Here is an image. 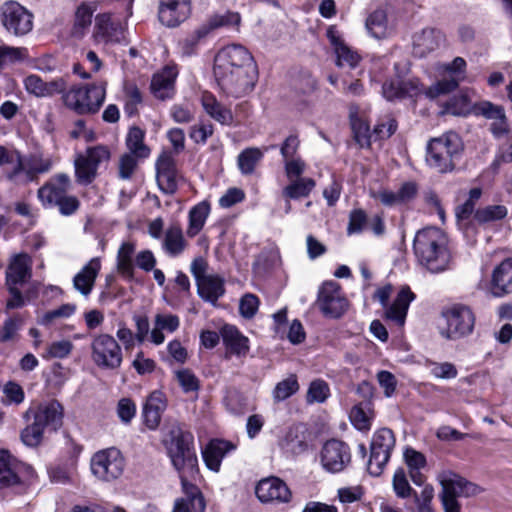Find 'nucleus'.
Masks as SVG:
<instances>
[{
    "instance_id": "f257e3e1",
    "label": "nucleus",
    "mask_w": 512,
    "mask_h": 512,
    "mask_svg": "<svg viewBox=\"0 0 512 512\" xmlns=\"http://www.w3.org/2000/svg\"><path fill=\"white\" fill-rule=\"evenodd\" d=\"M413 249L419 263L432 273L449 268L451 253L445 233L436 227L419 230L414 238Z\"/></svg>"
},
{
    "instance_id": "f03ea898",
    "label": "nucleus",
    "mask_w": 512,
    "mask_h": 512,
    "mask_svg": "<svg viewBox=\"0 0 512 512\" xmlns=\"http://www.w3.org/2000/svg\"><path fill=\"white\" fill-rule=\"evenodd\" d=\"M463 150L459 135L447 132L440 137L433 138L427 144L426 161L428 165L440 173L450 172L455 167L457 159Z\"/></svg>"
},
{
    "instance_id": "7ed1b4c3",
    "label": "nucleus",
    "mask_w": 512,
    "mask_h": 512,
    "mask_svg": "<svg viewBox=\"0 0 512 512\" xmlns=\"http://www.w3.org/2000/svg\"><path fill=\"white\" fill-rule=\"evenodd\" d=\"M106 82L74 85L62 95L64 105L79 115L95 114L105 101Z\"/></svg>"
},
{
    "instance_id": "20e7f679",
    "label": "nucleus",
    "mask_w": 512,
    "mask_h": 512,
    "mask_svg": "<svg viewBox=\"0 0 512 512\" xmlns=\"http://www.w3.org/2000/svg\"><path fill=\"white\" fill-rule=\"evenodd\" d=\"M437 480L441 486L438 496L444 512H461L458 498L475 496L480 491L476 484L452 471L440 472Z\"/></svg>"
},
{
    "instance_id": "39448f33",
    "label": "nucleus",
    "mask_w": 512,
    "mask_h": 512,
    "mask_svg": "<svg viewBox=\"0 0 512 512\" xmlns=\"http://www.w3.org/2000/svg\"><path fill=\"white\" fill-rule=\"evenodd\" d=\"M167 451L173 467L179 474L198 472L194 436L191 432L184 431L181 428L172 431Z\"/></svg>"
},
{
    "instance_id": "423d86ee",
    "label": "nucleus",
    "mask_w": 512,
    "mask_h": 512,
    "mask_svg": "<svg viewBox=\"0 0 512 512\" xmlns=\"http://www.w3.org/2000/svg\"><path fill=\"white\" fill-rule=\"evenodd\" d=\"M91 360L102 370H117L123 362V352L119 342L109 333H98L92 337Z\"/></svg>"
},
{
    "instance_id": "0eeeda50",
    "label": "nucleus",
    "mask_w": 512,
    "mask_h": 512,
    "mask_svg": "<svg viewBox=\"0 0 512 512\" xmlns=\"http://www.w3.org/2000/svg\"><path fill=\"white\" fill-rule=\"evenodd\" d=\"M256 67L253 56L244 46L232 44L218 51L214 59L213 72L214 76H217Z\"/></svg>"
},
{
    "instance_id": "6e6552de",
    "label": "nucleus",
    "mask_w": 512,
    "mask_h": 512,
    "mask_svg": "<svg viewBox=\"0 0 512 512\" xmlns=\"http://www.w3.org/2000/svg\"><path fill=\"white\" fill-rule=\"evenodd\" d=\"M110 150L103 145L89 147L74 160L75 178L79 184L88 185L94 181L102 163L110 159Z\"/></svg>"
},
{
    "instance_id": "1a4fd4ad",
    "label": "nucleus",
    "mask_w": 512,
    "mask_h": 512,
    "mask_svg": "<svg viewBox=\"0 0 512 512\" xmlns=\"http://www.w3.org/2000/svg\"><path fill=\"white\" fill-rule=\"evenodd\" d=\"M207 269L208 263L202 257L195 258L190 266L199 296L205 301L215 303L225 293L224 279L219 275L207 274Z\"/></svg>"
},
{
    "instance_id": "9d476101",
    "label": "nucleus",
    "mask_w": 512,
    "mask_h": 512,
    "mask_svg": "<svg viewBox=\"0 0 512 512\" xmlns=\"http://www.w3.org/2000/svg\"><path fill=\"white\" fill-rule=\"evenodd\" d=\"M0 21L8 33L18 37L33 29V14L14 0L5 1L0 6Z\"/></svg>"
},
{
    "instance_id": "9b49d317",
    "label": "nucleus",
    "mask_w": 512,
    "mask_h": 512,
    "mask_svg": "<svg viewBox=\"0 0 512 512\" xmlns=\"http://www.w3.org/2000/svg\"><path fill=\"white\" fill-rule=\"evenodd\" d=\"M221 91L229 97L240 98L249 94L255 87L258 79L256 68L226 72L215 76Z\"/></svg>"
},
{
    "instance_id": "f8f14e48",
    "label": "nucleus",
    "mask_w": 512,
    "mask_h": 512,
    "mask_svg": "<svg viewBox=\"0 0 512 512\" xmlns=\"http://www.w3.org/2000/svg\"><path fill=\"white\" fill-rule=\"evenodd\" d=\"M91 471L101 481H113L124 471L125 461L116 448H108L96 452L91 458Z\"/></svg>"
},
{
    "instance_id": "ddd939ff",
    "label": "nucleus",
    "mask_w": 512,
    "mask_h": 512,
    "mask_svg": "<svg viewBox=\"0 0 512 512\" xmlns=\"http://www.w3.org/2000/svg\"><path fill=\"white\" fill-rule=\"evenodd\" d=\"M316 304L325 317L340 318L349 307L339 283L335 281L324 282L318 291Z\"/></svg>"
},
{
    "instance_id": "4468645a",
    "label": "nucleus",
    "mask_w": 512,
    "mask_h": 512,
    "mask_svg": "<svg viewBox=\"0 0 512 512\" xmlns=\"http://www.w3.org/2000/svg\"><path fill=\"white\" fill-rule=\"evenodd\" d=\"M395 446V436L392 430L382 428L376 431L370 445V458L367 464L369 473L379 476L388 463Z\"/></svg>"
},
{
    "instance_id": "2eb2a0df",
    "label": "nucleus",
    "mask_w": 512,
    "mask_h": 512,
    "mask_svg": "<svg viewBox=\"0 0 512 512\" xmlns=\"http://www.w3.org/2000/svg\"><path fill=\"white\" fill-rule=\"evenodd\" d=\"M446 318L447 329L442 330L441 334L447 339H455L465 336L472 332L475 323V317L470 308L466 306H456L444 314Z\"/></svg>"
},
{
    "instance_id": "dca6fc26",
    "label": "nucleus",
    "mask_w": 512,
    "mask_h": 512,
    "mask_svg": "<svg viewBox=\"0 0 512 512\" xmlns=\"http://www.w3.org/2000/svg\"><path fill=\"white\" fill-rule=\"evenodd\" d=\"M320 459L326 471L337 473L350 463L351 454L349 447L344 442L332 439L323 445Z\"/></svg>"
},
{
    "instance_id": "f3484780",
    "label": "nucleus",
    "mask_w": 512,
    "mask_h": 512,
    "mask_svg": "<svg viewBox=\"0 0 512 512\" xmlns=\"http://www.w3.org/2000/svg\"><path fill=\"white\" fill-rule=\"evenodd\" d=\"M255 493L262 503H288L292 497L287 484L274 476L260 480Z\"/></svg>"
},
{
    "instance_id": "a211bd4d",
    "label": "nucleus",
    "mask_w": 512,
    "mask_h": 512,
    "mask_svg": "<svg viewBox=\"0 0 512 512\" xmlns=\"http://www.w3.org/2000/svg\"><path fill=\"white\" fill-rule=\"evenodd\" d=\"M71 186L68 174L57 173L38 189V199L44 207H55V204L67 194Z\"/></svg>"
},
{
    "instance_id": "6ab92c4d",
    "label": "nucleus",
    "mask_w": 512,
    "mask_h": 512,
    "mask_svg": "<svg viewBox=\"0 0 512 512\" xmlns=\"http://www.w3.org/2000/svg\"><path fill=\"white\" fill-rule=\"evenodd\" d=\"M156 179L159 188L166 194H173L182 179L176 169L174 158L169 153H162L156 161Z\"/></svg>"
},
{
    "instance_id": "aec40b11",
    "label": "nucleus",
    "mask_w": 512,
    "mask_h": 512,
    "mask_svg": "<svg viewBox=\"0 0 512 512\" xmlns=\"http://www.w3.org/2000/svg\"><path fill=\"white\" fill-rule=\"evenodd\" d=\"M24 418L26 421L33 418L44 427H51L53 430H57L62 425L63 407L58 401L52 400L38 405L35 409L30 408L25 412Z\"/></svg>"
},
{
    "instance_id": "412c9836",
    "label": "nucleus",
    "mask_w": 512,
    "mask_h": 512,
    "mask_svg": "<svg viewBox=\"0 0 512 512\" xmlns=\"http://www.w3.org/2000/svg\"><path fill=\"white\" fill-rule=\"evenodd\" d=\"M189 13V0H161L158 18L163 25L176 27L188 18Z\"/></svg>"
},
{
    "instance_id": "4be33fe9",
    "label": "nucleus",
    "mask_w": 512,
    "mask_h": 512,
    "mask_svg": "<svg viewBox=\"0 0 512 512\" xmlns=\"http://www.w3.org/2000/svg\"><path fill=\"white\" fill-rule=\"evenodd\" d=\"M326 36L334 48L338 66L354 68L358 65L360 61L359 54L345 43L342 34L335 25L327 28Z\"/></svg>"
},
{
    "instance_id": "5701e85b",
    "label": "nucleus",
    "mask_w": 512,
    "mask_h": 512,
    "mask_svg": "<svg viewBox=\"0 0 512 512\" xmlns=\"http://www.w3.org/2000/svg\"><path fill=\"white\" fill-rule=\"evenodd\" d=\"M124 27L110 13H100L95 17L93 37L98 42H119L123 37Z\"/></svg>"
},
{
    "instance_id": "b1692460",
    "label": "nucleus",
    "mask_w": 512,
    "mask_h": 512,
    "mask_svg": "<svg viewBox=\"0 0 512 512\" xmlns=\"http://www.w3.org/2000/svg\"><path fill=\"white\" fill-rule=\"evenodd\" d=\"M445 43V35L438 29L425 28L413 36V53L425 57L436 51Z\"/></svg>"
},
{
    "instance_id": "393cba45",
    "label": "nucleus",
    "mask_w": 512,
    "mask_h": 512,
    "mask_svg": "<svg viewBox=\"0 0 512 512\" xmlns=\"http://www.w3.org/2000/svg\"><path fill=\"white\" fill-rule=\"evenodd\" d=\"M32 276V259L27 253L12 256L6 270V285H23Z\"/></svg>"
},
{
    "instance_id": "a878e982",
    "label": "nucleus",
    "mask_w": 512,
    "mask_h": 512,
    "mask_svg": "<svg viewBox=\"0 0 512 512\" xmlns=\"http://www.w3.org/2000/svg\"><path fill=\"white\" fill-rule=\"evenodd\" d=\"M489 292L494 297L512 293V258L505 259L493 270Z\"/></svg>"
},
{
    "instance_id": "bb28decb",
    "label": "nucleus",
    "mask_w": 512,
    "mask_h": 512,
    "mask_svg": "<svg viewBox=\"0 0 512 512\" xmlns=\"http://www.w3.org/2000/svg\"><path fill=\"white\" fill-rule=\"evenodd\" d=\"M101 269L100 258H92L74 277L73 287L82 296L88 297L93 290L96 278Z\"/></svg>"
},
{
    "instance_id": "cd10ccee",
    "label": "nucleus",
    "mask_w": 512,
    "mask_h": 512,
    "mask_svg": "<svg viewBox=\"0 0 512 512\" xmlns=\"http://www.w3.org/2000/svg\"><path fill=\"white\" fill-rule=\"evenodd\" d=\"M178 71L175 67L167 66L155 74L151 81V90L156 98L165 100L174 94V83Z\"/></svg>"
},
{
    "instance_id": "c85d7f7f",
    "label": "nucleus",
    "mask_w": 512,
    "mask_h": 512,
    "mask_svg": "<svg viewBox=\"0 0 512 512\" xmlns=\"http://www.w3.org/2000/svg\"><path fill=\"white\" fill-rule=\"evenodd\" d=\"M165 409L166 401L164 395L159 391L151 393L144 404L142 412L145 425L149 429L155 430L161 422V416Z\"/></svg>"
},
{
    "instance_id": "c756f323",
    "label": "nucleus",
    "mask_w": 512,
    "mask_h": 512,
    "mask_svg": "<svg viewBox=\"0 0 512 512\" xmlns=\"http://www.w3.org/2000/svg\"><path fill=\"white\" fill-rule=\"evenodd\" d=\"M235 449V445L225 440H212L203 451V459L206 466L218 472L221 466L222 459L227 453Z\"/></svg>"
},
{
    "instance_id": "7c9ffc66",
    "label": "nucleus",
    "mask_w": 512,
    "mask_h": 512,
    "mask_svg": "<svg viewBox=\"0 0 512 512\" xmlns=\"http://www.w3.org/2000/svg\"><path fill=\"white\" fill-rule=\"evenodd\" d=\"M227 350L237 356H245L249 352V340L242 335L240 331L233 325H224L220 330Z\"/></svg>"
},
{
    "instance_id": "2f4dec72",
    "label": "nucleus",
    "mask_w": 512,
    "mask_h": 512,
    "mask_svg": "<svg viewBox=\"0 0 512 512\" xmlns=\"http://www.w3.org/2000/svg\"><path fill=\"white\" fill-rule=\"evenodd\" d=\"M419 91L418 82L412 80L394 79L386 81L382 86L383 96L389 100L403 99L407 96H413Z\"/></svg>"
},
{
    "instance_id": "473e14b6",
    "label": "nucleus",
    "mask_w": 512,
    "mask_h": 512,
    "mask_svg": "<svg viewBox=\"0 0 512 512\" xmlns=\"http://www.w3.org/2000/svg\"><path fill=\"white\" fill-rule=\"evenodd\" d=\"M180 326V319L174 314L158 313L154 318V327L150 332V340L155 345H160L165 341L163 331L169 333L175 332Z\"/></svg>"
},
{
    "instance_id": "72a5a7b5",
    "label": "nucleus",
    "mask_w": 512,
    "mask_h": 512,
    "mask_svg": "<svg viewBox=\"0 0 512 512\" xmlns=\"http://www.w3.org/2000/svg\"><path fill=\"white\" fill-rule=\"evenodd\" d=\"M413 299L414 294L411 290L408 287L402 288L392 305L386 309V317L399 326H402L405 322L409 305Z\"/></svg>"
},
{
    "instance_id": "f704fd0d",
    "label": "nucleus",
    "mask_w": 512,
    "mask_h": 512,
    "mask_svg": "<svg viewBox=\"0 0 512 512\" xmlns=\"http://www.w3.org/2000/svg\"><path fill=\"white\" fill-rule=\"evenodd\" d=\"M98 6L99 2L94 0L84 1L76 8L73 24L74 35L83 36L86 33L91 26L93 14Z\"/></svg>"
},
{
    "instance_id": "c9c22d12",
    "label": "nucleus",
    "mask_w": 512,
    "mask_h": 512,
    "mask_svg": "<svg viewBox=\"0 0 512 512\" xmlns=\"http://www.w3.org/2000/svg\"><path fill=\"white\" fill-rule=\"evenodd\" d=\"M135 244L132 242H123L117 252L116 268L118 273L127 280H132L135 274L134 254Z\"/></svg>"
},
{
    "instance_id": "e433bc0d",
    "label": "nucleus",
    "mask_w": 512,
    "mask_h": 512,
    "mask_svg": "<svg viewBox=\"0 0 512 512\" xmlns=\"http://www.w3.org/2000/svg\"><path fill=\"white\" fill-rule=\"evenodd\" d=\"M403 456L412 482L417 486H422L426 477L420 470L426 465L425 456L413 448H406Z\"/></svg>"
},
{
    "instance_id": "4c0bfd02",
    "label": "nucleus",
    "mask_w": 512,
    "mask_h": 512,
    "mask_svg": "<svg viewBox=\"0 0 512 512\" xmlns=\"http://www.w3.org/2000/svg\"><path fill=\"white\" fill-rule=\"evenodd\" d=\"M187 247L183 231L178 224L171 225L165 232L163 249L172 257L180 255Z\"/></svg>"
},
{
    "instance_id": "58836bf2",
    "label": "nucleus",
    "mask_w": 512,
    "mask_h": 512,
    "mask_svg": "<svg viewBox=\"0 0 512 512\" xmlns=\"http://www.w3.org/2000/svg\"><path fill=\"white\" fill-rule=\"evenodd\" d=\"M202 105L205 112L217 122L223 125H230L233 122L231 110L223 106L212 94L203 95Z\"/></svg>"
},
{
    "instance_id": "ea45409f",
    "label": "nucleus",
    "mask_w": 512,
    "mask_h": 512,
    "mask_svg": "<svg viewBox=\"0 0 512 512\" xmlns=\"http://www.w3.org/2000/svg\"><path fill=\"white\" fill-rule=\"evenodd\" d=\"M316 187V182L312 178L303 177L289 180V184L282 190V196L285 199H300L310 195Z\"/></svg>"
},
{
    "instance_id": "a19ab883",
    "label": "nucleus",
    "mask_w": 512,
    "mask_h": 512,
    "mask_svg": "<svg viewBox=\"0 0 512 512\" xmlns=\"http://www.w3.org/2000/svg\"><path fill=\"white\" fill-rule=\"evenodd\" d=\"M144 138L145 132L141 128L131 127L125 139L128 153L138 158H147L150 155V148L144 143Z\"/></svg>"
},
{
    "instance_id": "79ce46f5",
    "label": "nucleus",
    "mask_w": 512,
    "mask_h": 512,
    "mask_svg": "<svg viewBox=\"0 0 512 512\" xmlns=\"http://www.w3.org/2000/svg\"><path fill=\"white\" fill-rule=\"evenodd\" d=\"M210 212V205L203 201L195 205L189 212V225L187 235L195 237L203 228Z\"/></svg>"
},
{
    "instance_id": "37998d69",
    "label": "nucleus",
    "mask_w": 512,
    "mask_h": 512,
    "mask_svg": "<svg viewBox=\"0 0 512 512\" xmlns=\"http://www.w3.org/2000/svg\"><path fill=\"white\" fill-rule=\"evenodd\" d=\"M368 33L375 39H383L389 35L387 15L383 10L371 13L365 23Z\"/></svg>"
},
{
    "instance_id": "c03bdc74",
    "label": "nucleus",
    "mask_w": 512,
    "mask_h": 512,
    "mask_svg": "<svg viewBox=\"0 0 512 512\" xmlns=\"http://www.w3.org/2000/svg\"><path fill=\"white\" fill-rule=\"evenodd\" d=\"M24 169L29 176L35 174L46 173L51 170L53 166V160L49 156H45L43 153L31 154L26 161H23Z\"/></svg>"
},
{
    "instance_id": "a18cd8bd",
    "label": "nucleus",
    "mask_w": 512,
    "mask_h": 512,
    "mask_svg": "<svg viewBox=\"0 0 512 512\" xmlns=\"http://www.w3.org/2000/svg\"><path fill=\"white\" fill-rule=\"evenodd\" d=\"M350 121L356 142L362 148L369 147L371 142L374 141V136L373 131H370L368 123L353 113L350 115Z\"/></svg>"
},
{
    "instance_id": "49530a36",
    "label": "nucleus",
    "mask_w": 512,
    "mask_h": 512,
    "mask_svg": "<svg viewBox=\"0 0 512 512\" xmlns=\"http://www.w3.org/2000/svg\"><path fill=\"white\" fill-rule=\"evenodd\" d=\"M196 473H183L179 474L183 492L186 494L187 499L190 500L191 505L198 510L204 512L205 501L199 489L188 481L189 477H193Z\"/></svg>"
},
{
    "instance_id": "de8ad7c7",
    "label": "nucleus",
    "mask_w": 512,
    "mask_h": 512,
    "mask_svg": "<svg viewBox=\"0 0 512 512\" xmlns=\"http://www.w3.org/2000/svg\"><path fill=\"white\" fill-rule=\"evenodd\" d=\"M262 157L263 152L259 148H247L238 155V168L242 174H252Z\"/></svg>"
},
{
    "instance_id": "09e8293b",
    "label": "nucleus",
    "mask_w": 512,
    "mask_h": 512,
    "mask_svg": "<svg viewBox=\"0 0 512 512\" xmlns=\"http://www.w3.org/2000/svg\"><path fill=\"white\" fill-rule=\"evenodd\" d=\"M20 483L19 476L11 466L9 454L5 451H0V486L10 487Z\"/></svg>"
},
{
    "instance_id": "8fccbe9b",
    "label": "nucleus",
    "mask_w": 512,
    "mask_h": 512,
    "mask_svg": "<svg viewBox=\"0 0 512 512\" xmlns=\"http://www.w3.org/2000/svg\"><path fill=\"white\" fill-rule=\"evenodd\" d=\"M299 390V384L295 375H290L286 379L278 382L273 390V399L275 402H281L291 397Z\"/></svg>"
},
{
    "instance_id": "3c124183",
    "label": "nucleus",
    "mask_w": 512,
    "mask_h": 512,
    "mask_svg": "<svg viewBox=\"0 0 512 512\" xmlns=\"http://www.w3.org/2000/svg\"><path fill=\"white\" fill-rule=\"evenodd\" d=\"M241 21V17L239 13L232 12V11H226L222 14H215L211 16L204 27H207L209 29V32L211 30L221 28V27H232V26H239Z\"/></svg>"
},
{
    "instance_id": "603ef678",
    "label": "nucleus",
    "mask_w": 512,
    "mask_h": 512,
    "mask_svg": "<svg viewBox=\"0 0 512 512\" xmlns=\"http://www.w3.org/2000/svg\"><path fill=\"white\" fill-rule=\"evenodd\" d=\"M45 427L33 419V422L27 425L21 432L22 442L29 447L38 446L42 439Z\"/></svg>"
},
{
    "instance_id": "864d4df0",
    "label": "nucleus",
    "mask_w": 512,
    "mask_h": 512,
    "mask_svg": "<svg viewBox=\"0 0 512 512\" xmlns=\"http://www.w3.org/2000/svg\"><path fill=\"white\" fill-rule=\"evenodd\" d=\"M330 395V389L328 384L321 379L313 380L308 388L306 394V401L309 404L312 403H323Z\"/></svg>"
},
{
    "instance_id": "5fc2aeb1",
    "label": "nucleus",
    "mask_w": 512,
    "mask_h": 512,
    "mask_svg": "<svg viewBox=\"0 0 512 512\" xmlns=\"http://www.w3.org/2000/svg\"><path fill=\"white\" fill-rule=\"evenodd\" d=\"M507 215V209L502 205L487 206L476 210L474 219L482 224L503 219Z\"/></svg>"
},
{
    "instance_id": "6e6d98bb",
    "label": "nucleus",
    "mask_w": 512,
    "mask_h": 512,
    "mask_svg": "<svg viewBox=\"0 0 512 512\" xmlns=\"http://www.w3.org/2000/svg\"><path fill=\"white\" fill-rule=\"evenodd\" d=\"M27 57L26 48L0 46V68L24 60Z\"/></svg>"
},
{
    "instance_id": "4d7b16f0",
    "label": "nucleus",
    "mask_w": 512,
    "mask_h": 512,
    "mask_svg": "<svg viewBox=\"0 0 512 512\" xmlns=\"http://www.w3.org/2000/svg\"><path fill=\"white\" fill-rule=\"evenodd\" d=\"M481 195L482 191L480 188H473L470 190L468 199L456 208V217L459 221L470 218Z\"/></svg>"
},
{
    "instance_id": "13d9d810",
    "label": "nucleus",
    "mask_w": 512,
    "mask_h": 512,
    "mask_svg": "<svg viewBox=\"0 0 512 512\" xmlns=\"http://www.w3.org/2000/svg\"><path fill=\"white\" fill-rule=\"evenodd\" d=\"M125 92V112L132 116L136 114L138 106L142 103V94L138 87L134 84H126Z\"/></svg>"
},
{
    "instance_id": "bf43d9fd",
    "label": "nucleus",
    "mask_w": 512,
    "mask_h": 512,
    "mask_svg": "<svg viewBox=\"0 0 512 512\" xmlns=\"http://www.w3.org/2000/svg\"><path fill=\"white\" fill-rule=\"evenodd\" d=\"M397 130L396 120L387 115L379 120L373 129L374 141L388 139Z\"/></svg>"
},
{
    "instance_id": "052dcab7",
    "label": "nucleus",
    "mask_w": 512,
    "mask_h": 512,
    "mask_svg": "<svg viewBox=\"0 0 512 512\" xmlns=\"http://www.w3.org/2000/svg\"><path fill=\"white\" fill-rule=\"evenodd\" d=\"M392 485L395 494L400 498H407L414 492L407 480L405 471L401 468L395 471Z\"/></svg>"
},
{
    "instance_id": "680f3d73",
    "label": "nucleus",
    "mask_w": 512,
    "mask_h": 512,
    "mask_svg": "<svg viewBox=\"0 0 512 512\" xmlns=\"http://www.w3.org/2000/svg\"><path fill=\"white\" fill-rule=\"evenodd\" d=\"M209 33V29L207 27L201 26L197 30H195L192 34L187 36L183 41H181V49L184 55H191L199 41L206 37Z\"/></svg>"
},
{
    "instance_id": "e2e57ef3",
    "label": "nucleus",
    "mask_w": 512,
    "mask_h": 512,
    "mask_svg": "<svg viewBox=\"0 0 512 512\" xmlns=\"http://www.w3.org/2000/svg\"><path fill=\"white\" fill-rule=\"evenodd\" d=\"M5 163L13 164L10 177L16 176L24 169L23 159L19 152H9L4 146H0V165Z\"/></svg>"
},
{
    "instance_id": "0e129e2a",
    "label": "nucleus",
    "mask_w": 512,
    "mask_h": 512,
    "mask_svg": "<svg viewBox=\"0 0 512 512\" xmlns=\"http://www.w3.org/2000/svg\"><path fill=\"white\" fill-rule=\"evenodd\" d=\"M116 413L123 424H129L136 415L135 402L130 398H121L117 403Z\"/></svg>"
},
{
    "instance_id": "69168bd1",
    "label": "nucleus",
    "mask_w": 512,
    "mask_h": 512,
    "mask_svg": "<svg viewBox=\"0 0 512 512\" xmlns=\"http://www.w3.org/2000/svg\"><path fill=\"white\" fill-rule=\"evenodd\" d=\"M457 86L458 80L453 77L449 79H442L430 86L426 91V95L430 98H436L440 95L453 91Z\"/></svg>"
},
{
    "instance_id": "338daca9",
    "label": "nucleus",
    "mask_w": 512,
    "mask_h": 512,
    "mask_svg": "<svg viewBox=\"0 0 512 512\" xmlns=\"http://www.w3.org/2000/svg\"><path fill=\"white\" fill-rule=\"evenodd\" d=\"M258 307L259 299L254 294L247 293L240 299L239 312L244 318H252L258 311Z\"/></svg>"
},
{
    "instance_id": "774afa93",
    "label": "nucleus",
    "mask_w": 512,
    "mask_h": 512,
    "mask_svg": "<svg viewBox=\"0 0 512 512\" xmlns=\"http://www.w3.org/2000/svg\"><path fill=\"white\" fill-rule=\"evenodd\" d=\"M24 86L29 94L38 98L46 97L47 90H45L46 82L43 81L38 75L32 74L24 79Z\"/></svg>"
}]
</instances>
